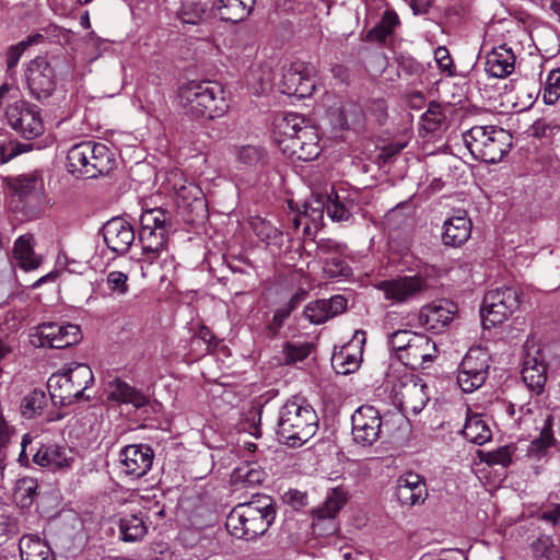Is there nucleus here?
I'll use <instances>...</instances> for the list:
<instances>
[{
	"label": "nucleus",
	"mask_w": 560,
	"mask_h": 560,
	"mask_svg": "<svg viewBox=\"0 0 560 560\" xmlns=\"http://www.w3.org/2000/svg\"><path fill=\"white\" fill-rule=\"evenodd\" d=\"M418 334L411 330H397L394 331L388 340L389 348L395 352L396 358L398 354L406 352L409 345L412 342V337H417Z\"/></svg>",
	"instance_id": "obj_50"
},
{
	"label": "nucleus",
	"mask_w": 560,
	"mask_h": 560,
	"mask_svg": "<svg viewBox=\"0 0 560 560\" xmlns=\"http://www.w3.org/2000/svg\"><path fill=\"white\" fill-rule=\"evenodd\" d=\"M37 481L30 477L18 480L14 489V500L22 508H28L37 493Z\"/></svg>",
	"instance_id": "obj_41"
},
{
	"label": "nucleus",
	"mask_w": 560,
	"mask_h": 560,
	"mask_svg": "<svg viewBox=\"0 0 560 560\" xmlns=\"http://www.w3.org/2000/svg\"><path fill=\"white\" fill-rule=\"evenodd\" d=\"M318 430V417L305 398L293 396L278 411L276 434L289 447H300Z\"/></svg>",
	"instance_id": "obj_1"
},
{
	"label": "nucleus",
	"mask_w": 560,
	"mask_h": 560,
	"mask_svg": "<svg viewBox=\"0 0 560 560\" xmlns=\"http://www.w3.org/2000/svg\"><path fill=\"white\" fill-rule=\"evenodd\" d=\"M397 63L400 71L410 75H418L422 72V65L418 62L411 56L399 55L397 57Z\"/></svg>",
	"instance_id": "obj_60"
},
{
	"label": "nucleus",
	"mask_w": 560,
	"mask_h": 560,
	"mask_svg": "<svg viewBox=\"0 0 560 560\" xmlns=\"http://www.w3.org/2000/svg\"><path fill=\"white\" fill-rule=\"evenodd\" d=\"M530 548L536 560H558L559 558L556 545L547 536L536 539Z\"/></svg>",
	"instance_id": "obj_45"
},
{
	"label": "nucleus",
	"mask_w": 560,
	"mask_h": 560,
	"mask_svg": "<svg viewBox=\"0 0 560 560\" xmlns=\"http://www.w3.org/2000/svg\"><path fill=\"white\" fill-rule=\"evenodd\" d=\"M94 382L91 368L82 363L54 373L47 382V388L54 405L69 406L84 397V392Z\"/></svg>",
	"instance_id": "obj_5"
},
{
	"label": "nucleus",
	"mask_w": 560,
	"mask_h": 560,
	"mask_svg": "<svg viewBox=\"0 0 560 560\" xmlns=\"http://www.w3.org/2000/svg\"><path fill=\"white\" fill-rule=\"evenodd\" d=\"M119 529L125 541H137L147 534L143 517L138 514L126 515L119 521Z\"/></svg>",
	"instance_id": "obj_39"
},
{
	"label": "nucleus",
	"mask_w": 560,
	"mask_h": 560,
	"mask_svg": "<svg viewBox=\"0 0 560 560\" xmlns=\"http://www.w3.org/2000/svg\"><path fill=\"white\" fill-rule=\"evenodd\" d=\"M522 381L535 395H540L547 382V365L539 349L527 351L522 369Z\"/></svg>",
	"instance_id": "obj_22"
},
{
	"label": "nucleus",
	"mask_w": 560,
	"mask_h": 560,
	"mask_svg": "<svg viewBox=\"0 0 560 560\" xmlns=\"http://www.w3.org/2000/svg\"><path fill=\"white\" fill-rule=\"evenodd\" d=\"M107 399L116 404H130L140 409L149 404L148 397L127 382L115 378L106 387Z\"/></svg>",
	"instance_id": "obj_26"
},
{
	"label": "nucleus",
	"mask_w": 560,
	"mask_h": 560,
	"mask_svg": "<svg viewBox=\"0 0 560 560\" xmlns=\"http://www.w3.org/2000/svg\"><path fill=\"white\" fill-rule=\"evenodd\" d=\"M398 23V15L393 11H386L380 24L370 31V36L383 42L394 32Z\"/></svg>",
	"instance_id": "obj_47"
},
{
	"label": "nucleus",
	"mask_w": 560,
	"mask_h": 560,
	"mask_svg": "<svg viewBox=\"0 0 560 560\" xmlns=\"http://www.w3.org/2000/svg\"><path fill=\"white\" fill-rule=\"evenodd\" d=\"M139 241L144 260L152 264L166 250L167 238L173 231L172 214L162 208L143 210L140 218Z\"/></svg>",
	"instance_id": "obj_6"
},
{
	"label": "nucleus",
	"mask_w": 560,
	"mask_h": 560,
	"mask_svg": "<svg viewBox=\"0 0 560 560\" xmlns=\"http://www.w3.org/2000/svg\"><path fill=\"white\" fill-rule=\"evenodd\" d=\"M275 74L268 63H258L252 66L246 77L247 84L256 95L269 91L272 86Z\"/></svg>",
	"instance_id": "obj_33"
},
{
	"label": "nucleus",
	"mask_w": 560,
	"mask_h": 560,
	"mask_svg": "<svg viewBox=\"0 0 560 560\" xmlns=\"http://www.w3.org/2000/svg\"><path fill=\"white\" fill-rule=\"evenodd\" d=\"M438 355V348L434 341L423 334L412 337V342L406 352L398 354V360L412 370L425 368Z\"/></svg>",
	"instance_id": "obj_20"
},
{
	"label": "nucleus",
	"mask_w": 560,
	"mask_h": 560,
	"mask_svg": "<svg viewBox=\"0 0 560 560\" xmlns=\"http://www.w3.org/2000/svg\"><path fill=\"white\" fill-rule=\"evenodd\" d=\"M314 89L315 84L308 75L307 67L301 62H295L285 69L279 82L282 94L300 98L312 95Z\"/></svg>",
	"instance_id": "obj_16"
},
{
	"label": "nucleus",
	"mask_w": 560,
	"mask_h": 560,
	"mask_svg": "<svg viewBox=\"0 0 560 560\" xmlns=\"http://www.w3.org/2000/svg\"><path fill=\"white\" fill-rule=\"evenodd\" d=\"M463 435L477 445H482L491 439V431L480 416H471L466 419L462 431Z\"/></svg>",
	"instance_id": "obj_38"
},
{
	"label": "nucleus",
	"mask_w": 560,
	"mask_h": 560,
	"mask_svg": "<svg viewBox=\"0 0 560 560\" xmlns=\"http://www.w3.org/2000/svg\"><path fill=\"white\" fill-rule=\"evenodd\" d=\"M406 147V142H394L382 148L378 159L384 163H388L392 161L394 156H396L404 148Z\"/></svg>",
	"instance_id": "obj_62"
},
{
	"label": "nucleus",
	"mask_w": 560,
	"mask_h": 560,
	"mask_svg": "<svg viewBox=\"0 0 560 560\" xmlns=\"http://www.w3.org/2000/svg\"><path fill=\"white\" fill-rule=\"evenodd\" d=\"M307 127L304 118L296 113H287L275 119V132L280 137V142L288 140L292 143L293 138H298Z\"/></svg>",
	"instance_id": "obj_29"
},
{
	"label": "nucleus",
	"mask_w": 560,
	"mask_h": 560,
	"mask_svg": "<svg viewBox=\"0 0 560 560\" xmlns=\"http://www.w3.org/2000/svg\"><path fill=\"white\" fill-rule=\"evenodd\" d=\"M42 186V178L38 173L23 174L9 180L8 187L13 196L24 200L34 194Z\"/></svg>",
	"instance_id": "obj_36"
},
{
	"label": "nucleus",
	"mask_w": 560,
	"mask_h": 560,
	"mask_svg": "<svg viewBox=\"0 0 560 560\" xmlns=\"http://www.w3.org/2000/svg\"><path fill=\"white\" fill-rule=\"evenodd\" d=\"M535 138H551L560 131V117H544L534 121L530 127Z\"/></svg>",
	"instance_id": "obj_43"
},
{
	"label": "nucleus",
	"mask_w": 560,
	"mask_h": 560,
	"mask_svg": "<svg viewBox=\"0 0 560 560\" xmlns=\"http://www.w3.org/2000/svg\"><path fill=\"white\" fill-rule=\"evenodd\" d=\"M490 354L481 347L471 348L463 358L458 373L457 384L464 393H472L481 387L489 373Z\"/></svg>",
	"instance_id": "obj_9"
},
{
	"label": "nucleus",
	"mask_w": 560,
	"mask_h": 560,
	"mask_svg": "<svg viewBox=\"0 0 560 560\" xmlns=\"http://www.w3.org/2000/svg\"><path fill=\"white\" fill-rule=\"evenodd\" d=\"M540 520L556 525L560 521V504L552 506L551 509L544 511L540 515Z\"/></svg>",
	"instance_id": "obj_64"
},
{
	"label": "nucleus",
	"mask_w": 560,
	"mask_h": 560,
	"mask_svg": "<svg viewBox=\"0 0 560 560\" xmlns=\"http://www.w3.org/2000/svg\"><path fill=\"white\" fill-rule=\"evenodd\" d=\"M33 462L51 471H67L72 468L75 457L71 448L58 444H42L33 455Z\"/></svg>",
	"instance_id": "obj_18"
},
{
	"label": "nucleus",
	"mask_w": 560,
	"mask_h": 560,
	"mask_svg": "<svg viewBox=\"0 0 560 560\" xmlns=\"http://www.w3.org/2000/svg\"><path fill=\"white\" fill-rule=\"evenodd\" d=\"M27 88L36 100H47L56 89L55 69L45 57L32 59L25 70Z\"/></svg>",
	"instance_id": "obj_13"
},
{
	"label": "nucleus",
	"mask_w": 560,
	"mask_h": 560,
	"mask_svg": "<svg viewBox=\"0 0 560 560\" xmlns=\"http://www.w3.org/2000/svg\"><path fill=\"white\" fill-rule=\"evenodd\" d=\"M33 149L31 143H21L19 141H9L0 144V163H7L13 158L30 152Z\"/></svg>",
	"instance_id": "obj_52"
},
{
	"label": "nucleus",
	"mask_w": 560,
	"mask_h": 560,
	"mask_svg": "<svg viewBox=\"0 0 560 560\" xmlns=\"http://www.w3.org/2000/svg\"><path fill=\"white\" fill-rule=\"evenodd\" d=\"M393 394L405 412L420 413L429 401L428 385L418 376L406 374L393 386Z\"/></svg>",
	"instance_id": "obj_11"
},
{
	"label": "nucleus",
	"mask_w": 560,
	"mask_h": 560,
	"mask_svg": "<svg viewBox=\"0 0 560 560\" xmlns=\"http://www.w3.org/2000/svg\"><path fill=\"white\" fill-rule=\"evenodd\" d=\"M104 282L109 295L120 298L129 292L128 276L122 271H109Z\"/></svg>",
	"instance_id": "obj_42"
},
{
	"label": "nucleus",
	"mask_w": 560,
	"mask_h": 560,
	"mask_svg": "<svg viewBox=\"0 0 560 560\" xmlns=\"http://www.w3.org/2000/svg\"><path fill=\"white\" fill-rule=\"evenodd\" d=\"M332 363L338 368V373L349 374L359 368L360 361L355 355L341 351L338 354H334Z\"/></svg>",
	"instance_id": "obj_55"
},
{
	"label": "nucleus",
	"mask_w": 560,
	"mask_h": 560,
	"mask_svg": "<svg viewBox=\"0 0 560 560\" xmlns=\"http://www.w3.org/2000/svg\"><path fill=\"white\" fill-rule=\"evenodd\" d=\"M347 310V300L342 295H334L330 299L316 300L304 308V316L313 324H322L343 313Z\"/></svg>",
	"instance_id": "obj_24"
},
{
	"label": "nucleus",
	"mask_w": 560,
	"mask_h": 560,
	"mask_svg": "<svg viewBox=\"0 0 560 560\" xmlns=\"http://www.w3.org/2000/svg\"><path fill=\"white\" fill-rule=\"evenodd\" d=\"M347 492L342 488H334L328 493L324 503L314 510L318 520L334 518L347 503Z\"/></svg>",
	"instance_id": "obj_34"
},
{
	"label": "nucleus",
	"mask_w": 560,
	"mask_h": 560,
	"mask_svg": "<svg viewBox=\"0 0 560 560\" xmlns=\"http://www.w3.org/2000/svg\"><path fill=\"white\" fill-rule=\"evenodd\" d=\"M250 226L256 236L268 246L280 249L283 245L282 232L273 226L269 221L260 217H254L250 220Z\"/></svg>",
	"instance_id": "obj_35"
},
{
	"label": "nucleus",
	"mask_w": 560,
	"mask_h": 560,
	"mask_svg": "<svg viewBox=\"0 0 560 560\" xmlns=\"http://www.w3.org/2000/svg\"><path fill=\"white\" fill-rule=\"evenodd\" d=\"M182 105L196 118L213 119L229 108L225 92L215 81H190L179 88Z\"/></svg>",
	"instance_id": "obj_3"
},
{
	"label": "nucleus",
	"mask_w": 560,
	"mask_h": 560,
	"mask_svg": "<svg viewBox=\"0 0 560 560\" xmlns=\"http://www.w3.org/2000/svg\"><path fill=\"white\" fill-rule=\"evenodd\" d=\"M114 165L109 149L100 142L83 141L70 148L67 167L71 174L93 178L107 174Z\"/></svg>",
	"instance_id": "obj_7"
},
{
	"label": "nucleus",
	"mask_w": 560,
	"mask_h": 560,
	"mask_svg": "<svg viewBox=\"0 0 560 560\" xmlns=\"http://www.w3.org/2000/svg\"><path fill=\"white\" fill-rule=\"evenodd\" d=\"M197 338L207 345V351H212L218 346V339L215 335L207 326L200 327L197 332Z\"/></svg>",
	"instance_id": "obj_63"
},
{
	"label": "nucleus",
	"mask_w": 560,
	"mask_h": 560,
	"mask_svg": "<svg viewBox=\"0 0 560 560\" xmlns=\"http://www.w3.org/2000/svg\"><path fill=\"white\" fill-rule=\"evenodd\" d=\"M8 125L21 137L34 139L44 132V124L36 106L16 101L5 108Z\"/></svg>",
	"instance_id": "obj_10"
},
{
	"label": "nucleus",
	"mask_w": 560,
	"mask_h": 560,
	"mask_svg": "<svg viewBox=\"0 0 560 560\" xmlns=\"http://www.w3.org/2000/svg\"><path fill=\"white\" fill-rule=\"evenodd\" d=\"M396 495L402 505L423 503L428 497L423 477L412 471L401 475L397 480Z\"/></svg>",
	"instance_id": "obj_23"
},
{
	"label": "nucleus",
	"mask_w": 560,
	"mask_h": 560,
	"mask_svg": "<svg viewBox=\"0 0 560 560\" xmlns=\"http://www.w3.org/2000/svg\"><path fill=\"white\" fill-rule=\"evenodd\" d=\"M48 398L43 389H34L21 402V413L24 418L32 419L40 416L46 408Z\"/></svg>",
	"instance_id": "obj_40"
},
{
	"label": "nucleus",
	"mask_w": 560,
	"mask_h": 560,
	"mask_svg": "<svg viewBox=\"0 0 560 560\" xmlns=\"http://www.w3.org/2000/svg\"><path fill=\"white\" fill-rule=\"evenodd\" d=\"M457 306L446 300L424 305L419 313V322L427 329L442 332L454 319Z\"/></svg>",
	"instance_id": "obj_21"
},
{
	"label": "nucleus",
	"mask_w": 560,
	"mask_h": 560,
	"mask_svg": "<svg viewBox=\"0 0 560 560\" xmlns=\"http://www.w3.org/2000/svg\"><path fill=\"white\" fill-rule=\"evenodd\" d=\"M13 256L25 271L37 269L43 260L34 253L33 237L28 235H22L15 241Z\"/></svg>",
	"instance_id": "obj_32"
},
{
	"label": "nucleus",
	"mask_w": 560,
	"mask_h": 560,
	"mask_svg": "<svg viewBox=\"0 0 560 560\" xmlns=\"http://www.w3.org/2000/svg\"><path fill=\"white\" fill-rule=\"evenodd\" d=\"M515 68V55L506 45L494 47L486 60V71L494 78H505Z\"/></svg>",
	"instance_id": "obj_27"
},
{
	"label": "nucleus",
	"mask_w": 560,
	"mask_h": 560,
	"mask_svg": "<svg viewBox=\"0 0 560 560\" xmlns=\"http://www.w3.org/2000/svg\"><path fill=\"white\" fill-rule=\"evenodd\" d=\"M434 59L442 72L453 75V60L446 47L440 46L434 51Z\"/></svg>",
	"instance_id": "obj_59"
},
{
	"label": "nucleus",
	"mask_w": 560,
	"mask_h": 560,
	"mask_svg": "<svg viewBox=\"0 0 560 560\" xmlns=\"http://www.w3.org/2000/svg\"><path fill=\"white\" fill-rule=\"evenodd\" d=\"M276 518L273 500L257 494L253 500L235 505L226 517V529L238 539L254 540L264 535Z\"/></svg>",
	"instance_id": "obj_2"
},
{
	"label": "nucleus",
	"mask_w": 560,
	"mask_h": 560,
	"mask_svg": "<svg viewBox=\"0 0 560 560\" xmlns=\"http://www.w3.org/2000/svg\"><path fill=\"white\" fill-rule=\"evenodd\" d=\"M327 215L336 222L348 221L351 218L350 209L339 200V196L331 189V194L327 195Z\"/></svg>",
	"instance_id": "obj_46"
},
{
	"label": "nucleus",
	"mask_w": 560,
	"mask_h": 560,
	"mask_svg": "<svg viewBox=\"0 0 560 560\" xmlns=\"http://www.w3.org/2000/svg\"><path fill=\"white\" fill-rule=\"evenodd\" d=\"M520 292L513 287H502L488 291L481 304V318L486 328L506 320L520 307Z\"/></svg>",
	"instance_id": "obj_8"
},
{
	"label": "nucleus",
	"mask_w": 560,
	"mask_h": 560,
	"mask_svg": "<svg viewBox=\"0 0 560 560\" xmlns=\"http://www.w3.org/2000/svg\"><path fill=\"white\" fill-rule=\"evenodd\" d=\"M22 560H54L50 548L38 537L24 536L20 540Z\"/></svg>",
	"instance_id": "obj_37"
},
{
	"label": "nucleus",
	"mask_w": 560,
	"mask_h": 560,
	"mask_svg": "<svg viewBox=\"0 0 560 560\" xmlns=\"http://www.w3.org/2000/svg\"><path fill=\"white\" fill-rule=\"evenodd\" d=\"M346 248V245L329 238L320 240L317 244L318 254L325 255L327 257L345 255Z\"/></svg>",
	"instance_id": "obj_58"
},
{
	"label": "nucleus",
	"mask_w": 560,
	"mask_h": 560,
	"mask_svg": "<svg viewBox=\"0 0 560 560\" xmlns=\"http://www.w3.org/2000/svg\"><path fill=\"white\" fill-rule=\"evenodd\" d=\"M560 98V69L551 70L546 79L542 101L552 105Z\"/></svg>",
	"instance_id": "obj_48"
},
{
	"label": "nucleus",
	"mask_w": 560,
	"mask_h": 560,
	"mask_svg": "<svg viewBox=\"0 0 560 560\" xmlns=\"http://www.w3.org/2000/svg\"><path fill=\"white\" fill-rule=\"evenodd\" d=\"M443 120L444 115L438 107H430L421 116L422 127L428 132H434L435 130H438Z\"/></svg>",
	"instance_id": "obj_57"
},
{
	"label": "nucleus",
	"mask_w": 560,
	"mask_h": 560,
	"mask_svg": "<svg viewBox=\"0 0 560 560\" xmlns=\"http://www.w3.org/2000/svg\"><path fill=\"white\" fill-rule=\"evenodd\" d=\"M342 256L337 255L325 258L324 272L328 278H346L350 275L351 269Z\"/></svg>",
	"instance_id": "obj_49"
},
{
	"label": "nucleus",
	"mask_w": 560,
	"mask_h": 560,
	"mask_svg": "<svg viewBox=\"0 0 560 560\" xmlns=\"http://www.w3.org/2000/svg\"><path fill=\"white\" fill-rule=\"evenodd\" d=\"M351 434L355 444L371 446L380 439L382 418L375 407L360 406L351 417Z\"/></svg>",
	"instance_id": "obj_12"
},
{
	"label": "nucleus",
	"mask_w": 560,
	"mask_h": 560,
	"mask_svg": "<svg viewBox=\"0 0 560 560\" xmlns=\"http://www.w3.org/2000/svg\"><path fill=\"white\" fill-rule=\"evenodd\" d=\"M235 160L240 165L254 166L262 156V151L254 145H243L234 150Z\"/></svg>",
	"instance_id": "obj_51"
},
{
	"label": "nucleus",
	"mask_w": 560,
	"mask_h": 560,
	"mask_svg": "<svg viewBox=\"0 0 560 560\" xmlns=\"http://www.w3.org/2000/svg\"><path fill=\"white\" fill-rule=\"evenodd\" d=\"M424 288L425 281L419 276L397 277L376 284V289L384 293L385 300L389 301L392 305L408 303Z\"/></svg>",
	"instance_id": "obj_14"
},
{
	"label": "nucleus",
	"mask_w": 560,
	"mask_h": 560,
	"mask_svg": "<svg viewBox=\"0 0 560 560\" xmlns=\"http://www.w3.org/2000/svg\"><path fill=\"white\" fill-rule=\"evenodd\" d=\"M153 450L145 444H131L120 452L121 471L131 477H143L152 467Z\"/></svg>",
	"instance_id": "obj_15"
},
{
	"label": "nucleus",
	"mask_w": 560,
	"mask_h": 560,
	"mask_svg": "<svg viewBox=\"0 0 560 560\" xmlns=\"http://www.w3.org/2000/svg\"><path fill=\"white\" fill-rule=\"evenodd\" d=\"M312 347L308 343L288 342L284 347V357L287 363L303 361L311 353Z\"/></svg>",
	"instance_id": "obj_54"
},
{
	"label": "nucleus",
	"mask_w": 560,
	"mask_h": 560,
	"mask_svg": "<svg viewBox=\"0 0 560 560\" xmlns=\"http://www.w3.org/2000/svg\"><path fill=\"white\" fill-rule=\"evenodd\" d=\"M255 2L256 0H217L215 9L221 20L237 23L250 13Z\"/></svg>",
	"instance_id": "obj_30"
},
{
	"label": "nucleus",
	"mask_w": 560,
	"mask_h": 560,
	"mask_svg": "<svg viewBox=\"0 0 560 560\" xmlns=\"http://www.w3.org/2000/svg\"><path fill=\"white\" fill-rule=\"evenodd\" d=\"M463 140L475 160L489 164L500 162L512 147V135L495 126H474Z\"/></svg>",
	"instance_id": "obj_4"
},
{
	"label": "nucleus",
	"mask_w": 560,
	"mask_h": 560,
	"mask_svg": "<svg viewBox=\"0 0 560 560\" xmlns=\"http://www.w3.org/2000/svg\"><path fill=\"white\" fill-rule=\"evenodd\" d=\"M237 478L243 479L247 485H258L264 479V472L259 469L249 468L248 466L237 468Z\"/></svg>",
	"instance_id": "obj_61"
},
{
	"label": "nucleus",
	"mask_w": 560,
	"mask_h": 560,
	"mask_svg": "<svg viewBox=\"0 0 560 560\" xmlns=\"http://www.w3.org/2000/svg\"><path fill=\"white\" fill-rule=\"evenodd\" d=\"M35 42L36 37H28L26 40L9 47L5 54L8 71H12L16 67L26 48Z\"/></svg>",
	"instance_id": "obj_53"
},
{
	"label": "nucleus",
	"mask_w": 560,
	"mask_h": 560,
	"mask_svg": "<svg viewBox=\"0 0 560 560\" xmlns=\"http://www.w3.org/2000/svg\"><path fill=\"white\" fill-rule=\"evenodd\" d=\"M40 346L63 349L81 340V330L78 325L45 323L38 327Z\"/></svg>",
	"instance_id": "obj_17"
},
{
	"label": "nucleus",
	"mask_w": 560,
	"mask_h": 560,
	"mask_svg": "<svg viewBox=\"0 0 560 560\" xmlns=\"http://www.w3.org/2000/svg\"><path fill=\"white\" fill-rule=\"evenodd\" d=\"M327 206V195H314L308 201L303 205V217L307 218L304 225L303 234L305 236L312 235V230H317L322 226L324 212Z\"/></svg>",
	"instance_id": "obj_31"
},
{
	"label": "nucleus",
	"mask_w": 560,
	"mask_h": 560,
	"mask_svg": "<svg viewBox=\"0 0 560 560\" xmlns=\"http://www.w3.org/2000/svg\"><path fill=\"white\" fill-rule=\"evenodd\" d=\"M319 137L315 128L308 126L302 130L298 138H293V142L287 147L292 150L299 160L311 161L318 156L320 148L318 144Z\"/></svg>",
	"instance_id": "obj_28"
},
{
	"label": "nucleus",
	"mask_w": 560,
	"mask_h": 560,
	"mask_svg": "<svg viewBox=\"0 0 560 560\" xmlns=\"http://www.w3.org/2000/svg\"><path fill=\"white\" fill-rule=\"evenodd\" d=\"M471 228V221L465 212L446 219L442 226V243L447 247H460L469 240Z\"/></svg>",
	"instance_id": "obj_25"
},
{
	"label": "nucleus",
	"mask_w": 560,
	"mask_h": 560,
	"mask_svg": "<svg viewBox=\"0 0 560 560\" xmlns=\"http://www.w3.org/2000/svg\"><path fill=\"white\" fill-rule=\"evenodd\" d=\"M516 447L513 445H504L494 451L486 452L481 455V460L489 466L500 465L508 467L512 463V456Z\"/></svg>",
	"instance_id": "obj_44"
},
{
	"label": "nucleus",
	"mask_w": 560,
	"mask_h": 560,
	"mask_svg": "<svg viewBox=\"0 0 560 560\" xmlns=\"http://www.w3.org/2000/svg\"><path fill=\"white\" fill-rule=\"evenodd\" d=\"M553 443V436L549 429H542L540 435L532 441L528 452L536 456L541 457L548 447H550Z\"/></svg>",
	"instance_id": "obj_56"
},
{
	"label": "nucleus",
	"mask_w": 560,
	"mask_h": 560,
	"mask_svg": "<svg viewBox=\"0 0 560 560\" xmlns=\"http://www.w3.org/2000/svg\"><path fill=\"white\" fill-rule=\"evenodd\" d=\"M102 232L107 247L119 255L126 254L135 242L132 225L121 218H113L107 221Z\"/></svg>",
	"instance_id": "obj_19"
}]
</instances>
